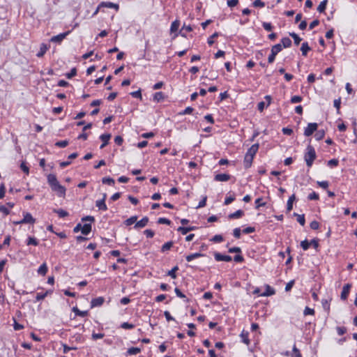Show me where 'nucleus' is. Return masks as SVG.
Here are the masks:
<instances>
[{
    "label": "nucleus",
    "instance_id": "nucleus-1",
    "mask_svg": "<svg viewBox=\"0 0 357 357\" xmlns=\"http://www.w3.org/2000/svg\"><path fill=\"white\" fill-rule=\"evenodd\" d=\"M47 183L51 190L59 198H64L66 194V188L58 181L56 176L50 174L47 176Z\"/></svg>",
    "mask_w": 357,
    "mask_h": 357
},
{
    "label": "nucleus",
    "instance_id": "nucleus-2",
    "mask_svg": "<svg viewBox=\"0 0 357 357\" xmlns=\"http://www.w3.org/2000/svg\"><path fill=\"white\" fill-rule=\"evenodd\" d=\"M316 152L314 147L308 145L306 149V152L304 155V159L308 167H311L314 160L316 159Z\"/></svg>",
    "mask_w": 357,
    "mask_h": 357
},
{
    "label": "nucleus",
    "instance_id": "nucleus-3",
    "mask_svg": "<svg viewBox=\"0 0 357 357\" xmlns=\"http://www.w3.org/2000/svg\"><path fill=\"white\" fill-rule=\"evenodd\" d=\"M36 222L35 218H33L31 214L28 212H23V218L19 221L13 222L15 225L22 224H31L33 225Z\"/></svg>",
    "mask_w": 357,
    "mask_h": 357
},
{
    "label": "nucleus",
    "instance_id": "nucleus-4",
    "mask_svg": "<svg viewBox=\"0 0 357 357\" xmlns=\"http://www.w3.org/2000/svg\"><path fill=\"white\" fill-rule=\"evenodd\" d=\"M282 48L281 44H276V45H273L271 48V53L268 57V62L269 63H272L275 61V56L280 51H282Z\"/></svg>",
    "mask_w": 357,
    "mask_h": 357
},
{
    "label": "nucleus",
    "instance_id": "nucleus-5",
    "mask_svg": "<svg viewBox=\"0 0 357 357\" xmlns=\"http://www.w3.org/2000/svg\"><path fill=\"white\" fill-rule=\"evenodd\" d=\"M317 128L318 124L317 123H309L304 130V135L306 137L312 135L315 131H317Z\"/></svg>",
    "mask_w": 357,
    "mask_h": 357
},
{
    "label": "nucleus",
    "instance_id": "nucleus-6",
    "mask_svg": "<svg viewBox=\"0 0 357 357\" xmlns=\"http://www.w3.org/2000/svg\"><path fill=\"white\" fill-rule=\"evenodd\" d=\"M214 258L217 261H231L232 258L229 255H222L220 252H214Z\"/></svg>",
    "mask_w": 357,
    "mask_h": 357
},
{
    "label": "nucleus",
    "instance_id": "nucleus-7",
    "mask_svg": "<svg viewBox=\"0 0 357 357\" xmlns=\"http://www.w3.org/2000/svg\"><path fill=\"white\" fill-rule=\"evenodd\" d=\"M107 197V195L105 193L103 194V197L102 199L97 200L96 202V206L98 208L100 211H107V206L105 204V199Z\"/></svg>",
    "mask_w": 357,
    "mask_h": 357
},
{
    "label": "nucleus",
    "instance_id": "nucleus-8",
    "mask_svg": "<svg viewBox=\"0 0 357 357\" xmlns=\"http://www.w3.org/2000/svg\"><path fill=\"white\" fill-rule=\"evenodd\" d=\"M351 287V284L349 283H347L345 285H344L340 295V298L342 300L346 301L347 299Z\"/></svg>",
    "mask_w": 357,
    "mask_h": 357
},
{
    "label": "nucleus",
    "instance_id": "nucleus-9",
    "mask_svg": "<svg viewBox=\"0 0 357 357\" xmlns=\"http://www.w3.org/2000/svg\"><path fill=\"white\" fill-rule=\"evenodd\" d=\"M69 33V31L61 33L51 38L50 42L60 43Z\"/></svg>",
    "mask_w": 357,
    "mask_h": 357
},
{
    "label": "nucleus",
    "instance_id": "nucleus-10",
    "mask_svg": "<svg viewBox=\"0 0 357 357\" xmlns=\"http://www.w3.org/2000/svg\"><path fill=\"white\" fill-rule=\"evenodd\" d=\"M149 220V218L145 216L140 220L137 221L134 227L135 229L143 228L148 224Z\"/></svg>",
    "mask_w": 357,
    "mask_h": 357
},
{
    "label": "nucleus",
    "instance_id": "nucleus-11",
    "mask_svg": "<svg viewBox=\"0 0 357 357\" xmlns=\"http://www.w3.org/2000/svg\"><path fill=\"white\" fill-rule=\"evenodd\" d=\"M231 178V176L227 174H216L214 177V180L216 181H227Z\"/></svg>",
    "mask_w": 357,
    "mask_h": 357
},
{
    "label": "nucleus",
    "instance_id": "nucleus-12",
    "mask_svg": "<svg viewBox=\"0 0 357 357\" xmlns=\"http://www.w3.org/2000/svg\"><path fill=\"white\" fill-rule=\"evenodd\" d=\"M99 7H105L109 8H114L116 10H118L119 8V6L117 3H114L112 2H105L102 1L99 4Z\"/></svg>",
    "mask_w": 357,
    "mask_h": 357
},
{
    "label": "nucleus",
    "instance_id": "nucleus-13",
    "mask_svg": "<svg viewBox=\"0 0 357 357\" xmlns=\"http://www.w3.org/2000/svg\"><path fill=\"white\" fill-rule=\"evenodd\" d=\"M259 146V145L258 143L252 145L245 154L250 156L255 157V154L258 151Z\"/></svg>",
    "mask_w": 357,
    "mask_h": 357
},
{
    "label": "nucleus",
    "instance_id": "nucleus-14",
    "mask_svg": "<svg viewBox=\"0 0 357 357\" xmlns=\"http://www.w3.org/2000/svg\"><path fill=\"white\" fill-rule=\"evenodd\" d=\"M105 301V299L103 297H98L92 299L91 301V307H99L101 306Z\"/></svg>",
    "mask_w": 357,
    "mask_h": 357
},
{
    "label": "nucleus",
    "instance_id": "nucleus-15",
    "mask_svg": "<svg viewBox=\"0 0 357 357\" xmlns=\"http://www.w3.org/2000/svg\"><path fill=\"white\" fill-rule=\"evenodd\" d=\"M111 138L110 134H102L100 136V139L102 141V144L100 146V149H103L109 142Z\"/></svg>",
    "mask_w": 357,
    "mask_h": 357
},
{
    "label": "nucleus",
    "instance_id": "nucleus-16",
    "mask_svg": "<svg viewBox=\"0 0 357 357\" xmlns=\"http://www.w3.org/2000/svg\"><path fill=\"white\" fill-rule=\"evenodd\" d=\"M244 215V211L239 209L228 215L229 219H238Z\"/></svg>",
    "mask_w": 357,
    "mask_h": 357
},
{
    "label": "nucleus",
    "instance_id": "nucleus-17",
    "mask_svg": "<svg viewBox=\"0 0 357 357\" xmlns=\"http://www.w3.org/2000/svg\"><path fill=\"white\" fill-rule=\"evenodd\" d=\"M253 158L254 157L245 154L243 161L245 168L248 169L251 167Z\"/></svg>",
    "mask_w": 357,
    "mask_h": 357
},
{
    "label": "nucleus",
    "instance_id": "nucleus-18",
    "mask_svg": "<svg viewBox=\"0 0 357 357\" xmlns=\"http://www.w3.org/2000/svg\"><path fill=\"white\" fill-rule=\"evenodd\" d=\"M196 229V227H179L177 230L180 231L183 235L187 234L189 231H193Z\"/></svg>",
    "mask_w": 357,
    "mask_h": 357
},
{
    "label": "nucleus",
    "instance_id": "nucleus-19",
    "mask_svg": "<svg viewBox=\"0 0 357 357\" xmlns=\"http://www.w3.org/2000/svg\"><path fill=\"white\" fill-rule=\"evenodd\" d=\"M296 199V196L294 194H293L291 196L289 197L287 204V211L288 212L291 211L293 208V203Z\"/></svg>",
    "mask_w": 357,
    "mask_h": 357
},
{
    "label": "nucleus",
    "instance_id": "nucleus-20",
    "mask_svg": "<svg viewBox=\"0 0 357 357\" xmlns=\"http://www.w3.org/2000/svg\"><path fill=\"white\" fill-rule=\"evenodd\" d=\"M91 231V225L86 223L82 225V234L84 235H88Z\"/></svg>",
    "mask_w": 357,
    "mask_h": 357
},
{
    "label": "nucleus",
    "instance_id": "nucleus-21",
    "mask_svg": "<svg viewBox=\"0 0 357 357\" xmlns=\"http://www.w3.org/2000/svg\"><path fill=\"white\" fill-rule=\"evenodd\" d=\"M275 294V291L273 288L271 287L269 285H266V291L261 294L263 296H269Z\"/></svg>",
    "mask_w": 357,
    "mask_h": 357
},
{
    "label": "nucleus",
    "instance_id": "nucleus-22",
    "mask_svg": "<svg viewBox=\"0 0 357 357\" xmlns=\"http://www.w3.org/2000/svg\"><path fill=\"white\" fill-rule=\"evenodd\" d=\"M281 43L282 47H283L284 48H287L291 47V40L288 37L282 38L281 40Z\"/></svg>",
    "mask_w": 357,
    "mask_h": 357
},
{
    "label": "nucleus",
    "instance_id": "nucleus-23",
    "mask_svg": "<svg viewBox=\"0 0 357 357\" xmlns=\"http://www.w3.org/2000/svg\"><path fill=\"white\" fill-rule=\"evenodd\" d=\"M310 50L311 49L309 47L308 43L307 42H305V43H302V45H301V50L302 54L303 56H306L307 54V52L310 51Z\"/></svg>",
    "mask_w": 357,
    "mask_h": 357
},
{
    "label": "nucleus",
    "instance_id": "nucleus-24",
    "mask_svg": "<svg viewBox=\"0 0 357 357\" xmlns=\"http://www.w3.org/2000/svg\"><path fill=\"white\" fill-rule=\"evenodd\" d=\"M164 98H165V95H164V93L162 92H160H160H156L153 95V100L156 101L157 102H160Z\"/></svg>",
    "mask_w": 357,
    "mask_h": 357
},
{
    "label": "nucleus",
    "instance_id": "nucleus-25",
    "mask_svg": "<svg viewBox=\"0 0 357 357\" xmlns=\"http://www.w3.org/2000/svg\"><path fill=\"white\" fill-rule=\"evenodd\" d=\"M248 332H245L244 331L241 333V340H242V342L245 344H246L247 345H248L250 344V340L248 338Z\"/></svg>",
    "mask_w": 357,
    "mask_h": 357
},
{
    "label": "nucleus",
    "instance_id": "nucleus-26",
    "mask_svg": "<svg viewBox=\"0 0 357 357\" xmlns=\"http://www.w3.org/2000/svg\"><path fill=\"white\" fill-rule=\"evenodd\" d=\"M141 351V349L138 347H130L127 351V355H136Z\"/></svg>",
    "mask_w": 357,
    "mask_h": 357
},
{
    "label": "nucleus",
    "instance_id": "nucleus-27",
    "mask_svg": "<svg viewBox=\"0 0 357 357\" xmlns=\"http://www.w3.org/2000/svg\"><path fill=\"white\" fill-rule=\"evenodd\" d=\"M179 26H180V22L178 20H175L174 21L172 24H171V27H170V31L172 33H174V32H176L177 31V30L179 28Z\"/></svg>",
    "mask_w": 357,
    "mask_h": 357
},
{
    "label": "nucleus",
    "instance_id": "nucleus-28",
    "mask_svg": "<svg viewBox=\"0 0 357 357\" xmlns=\"http://www.w3.org/2000/svg\"><path fill=\"white\" fill-rule=\"evenodd\" d=\"M328 0L322 1L317 7V11L319 13H324L326 10Z\"/></svg>",
    "mask_w": 357,
    "mask_h": 357
},
{
    "label": "nucleus",
    "instance_id": "nucleus-29",
    "mask_svg": "<svg viewBox=\"0 0 357 357\" xmlns=\"http://www.w3.org/2000/svg\"><path fill=\"white\" fill-rule=\"evenodd\" d=\"M137 220V217L136 215L131 216L130 218H128L126 220H125L124 224L126 226H130L134 223H136Z\"/></svg>",
    "mask_w": 357,
    "mask_h": 357
},
{
    "label": "nucleus",
    "instance_id": "nucleus-30",
    "mask_svg": "<svg viewBox=\"0 0 357 357\" xmlns=\"http://www.w3.org/2000/svg\"><path fill=\"white\" fill-rule=\"evenodd\" d=\"M289 36L294 39V43L296 45H298L302 40V39L294 32L289 33Z\"/></svg>",
    "mask_w": 357,
    "mask_h": 357
},
{
    "label": "nucleus",
    "instance_id": "nucleus-31",
    "mask_svg": "<svg viewBox=\"0 0 357 357\" xmlns=\"http://www.w3.org/2000/svg\"><path fill=\"white\" fill-rule=\"evenodd\" d=\"M54 212L57 213L60 218H65L68 215V213L63 209H54Z\"/></svg>",
    "mask_w": 357,
    "mask_h": 357
},
{
    "label": "nucleus",
    "instance_id": "nucleus-32",
    "mask_svg": "<svg viewBox=\"0 0 357 357\" xmlns=\"http://www.w3.org/2000/svg\"><path fill=\"white\" fill-rule=\"evenodd\" d=\"M325 136V131L324 130H319L314 135V137L317 140L322 139Z\"/></svg>",
    "mask_w": 357,
    "mask_h": 357
},
{
    "label": "nucleus",
    "instance_id": "nucleus-33",
    "mask_svg": "<svg viewBox=\"0 0 357 357\" xmlns=\"http://www.w3.org/2000/svg\"><path fill=\"white\" fill-rule=\"evenodd\" d=\"M178 270V267L175 266L172 268V270L167 272V275L170 276L172 278L175 279L176 278V272Z\"/></svg>",
    "mask_w": 357,
    "mask_h": 357
},
{
    "label": "nucleus",
    "instance_id": "nucleus-34",
    "mask_svg": "<svg viewBox=\"0 0 357 357\" xmlns=\"http://www.w3.org/2000/svg\"><path fill=\"white\" fill-rule=\"evenodd\" d=\"M73 311L75 313L76 315L82 317H84L87 315L86 311H81L76 307H73Z\"/></svg>",
    "mask_w": 357,
    "mask_h": 357
},
{
    "label": "nucleus",
    "instance_id": "nucleus-35",
    "mask_svg": "<svg viewBox=\"0 0 357 357\" xmlns=\"http://www.w3.org/2000/svg\"><path fill=\"white\" fill-rule=\"evenodd\" d=\"M294 216L297 217V221L303 226L305 223V215L303 214L299 215L296 213H294Z\"/></svg>",
    "mask_w": 357,
    "mask_h": 357
},
{
    "label": "nucleus",
    "instance_id": "nucleus-36",
    "mask_svg": "<svg viewBox=\"0 0 357 357\" xmlns=\"http://www.w3.org/2000/svg\"><path fill=\"white\" fill-rule=\"evenodd\" d=\"M173 246V242L172 241H168L163 244V245L161 248L162 252H165L167 250H169L171 249V248Z\"/></svg>",
    "mask_w": 357,
    "mask_h": 357
},
{
    "label": "nucleus",
    "instance_id": "nucleus-37",
    "mask_svg": "<svg viewBox=\"0 0 357 357\" xmlns=\"http://www.w3.org/2000/svg\"><path fill=\"white\" fill-rule=\"evenodd\" d=\"M102 182L103 184H107L109 185H112L114 184L115 181L112 178L110 177H104L102 179Z\"/></svg>",
    "mask_w": 357,
    "mask_h": 357
},
{
    "label": "nucleus",
    "instance_id": "nucleus-38",
    "mask_svg": "<svg viewBox=\"0 0 357 357\" xmlns=\"http://www.w3.org/2000/svg\"><path fill=\"white\" fill-rule=\"evenodd\" d=\"M26 244L28 245H37L38 244V242L36 238L29 236L27 239Z\"/></svg>",
    "mask_w": 357,
    "mask_h": 357
},
{
    "label": "nucleus",
    "instance_id": "nucleus-39",
    "mask_svg": "<svg viewBox=\"0 0 357 357\" xmlns=\"http://www.w3.org/2000/svg\"><path fill=\"white\" fill-rule=\"evenodd\" d=\"M211 241L214 243H220L223 241V237L220 234H216L211 239Z\"/></svg>",
    "mask_w": 357,
    "mask_h": 357
},
{
    "label": "nucleus",
    "instance_id": "nucleus-40",
    "mask_svg": "<svg viewBox=\"0 0 357 357\" xmlns=\"http://www.w3.org/2000/svg\"><path fill=\"white\" fill-rule=\"evenodd\" d=\"M301 246L304 250H307L310 246V242H309L307 240H304L301 241Z\"/></svg>",
    "mask_w": 357,
    "mask_h": 357
},
{
    "label": "nucleus",
    "instance_id": "nucleus-41",
    "mask_svg": "<svg viewBox=\"0 0 357 357\" xmlns=\"http://www.w3.org/2000/svg\"><path fill=\"white\" fill-rule=\"evenodd\" d=\"M121 327L123 329H132L135 325L128 322H123L121 324Z\"/></svg>",
    "mask_w": 357,
    "mask_h": 357
},
{
    "label": "nucleus",
    "instance_id": "nucleus-42",
    "mask_svg": "<svg viewBox=\"0 0 357 357\" xmlns=\"http://www.w3.org/2000/svg\"><path fill=\"white\" fill-rule=\"evenodd\" d=\"M252 5L254 7H259V8H263L265 6V3L264 2H263L261 0H255L254 1V2L252 3Z\"/></svg>",
    "mask_w": 357,
    "mask_h": 357
},
{
    "label": "nucleus",
    "instance_id": "nucleus-43",
    "mask_svg": "<svg viewBox=\"0 0 357 357\" xmlns=\"http://www.w3.org/2000/svg\"><path fill=\"white\" fill-rule=\"evenodd\" d=\"M194 109L191 107H186L183 111L179 112V115L190 114Z\"/></svg>",
    "mask_w": 357,
    "mask_h": 357
},
{
    "label": "nucleus",
    "instance_id": "nucleus-44",
    "mask_svg": "<svg viewBox=\"0 0 357 357\" xmlns=\"http://www.w3.org/2000/svg\"><path fill=\"white\" fill-rule=\"evenodd\" d=\"M303 314L305 316L307 315H314V309L310 308L309 307H305Z\"/></svg>",
    "mask_w": 357,
    "mask_h": 357
},
{
    "label": "nucleus",
    "instance_id": "nucleus-45",
    "mask_svg": "<svg viewBox=\"0 0 357 357\" xmlns=\"http://www.w3.org/2000/svg\"><path fill=\"white\" fill-rule=\"evenodd\" d=\"M157 222L158 224H165V225H169L171 224V221L169 219L165 218H158Z\"/></svg>",
    "mask_w": 357,
    "mask_h": 357
},
{
    "label": "nucleus",
    "instance_id": "nucleus-46",
    "mask_svg": "<svg viewBox=\"0 0 357 357\" xmlns=\"http://www.w3.org/2000/svg\"><path fill=\"white\" fill-rule=\"evenodd\" d=\"M55 145L56 146L63 148L68 145V140L59 141V142H56Z\"/></svg>",
    "mask_w": 357,
    "mask_h": 357
},
{
    "label": "nucleus",
    "instance_id": "nucleus-47",
    "mask_svg": "<svg viewBox=\"0 0 357 357\" xmlns=\"http://www.w3.org/2000/svg\"><path fill=\"white\" fill-rule=\"evenodd\" d=\"M336 330L339 335H343L347 332V328L344 326H337Z\"/></svg>",
    "mask_w": 357,
    "mask_h": 357
},
{
    "label": "nucleus",
    "instance_id": "nucleus-48",
    "mask_svg": "<svg viewBox=\"0 0 357 357\" xmlns=\"http://www.w3.org/2000/svg\"><path fill=\"white\" fill-rule=\"evenodd\" d=\"M307 198L309 200H318L319 197L317 192H312V193L309 194Z\"/></svg>",
    "mask_w": 357,
    "mask_h": 357
},
{
    "label": "nucleus",
    "instance_id": "nucleus-49",
    "mask_svg": "<svg viewBox=\"0 0 357 357\" xmlns=\"http://www.w3.org/2000/svg\"><path fill=\"white\" fill-rule=\"evenodd\" d=\"M234 200H235V197L234 195L227 196L225 199L224 204H225V205H229Z\"/></svg>",
    "mask_w": 357,
    "mask_h": 357
},
{
    "label": "nucleus",
    "instance_id": "nucleus-50",
    "mask_svg": "<svg viewBox=\"0 0 357 357\" xmlns=\"http://www.w3.org/2000/svg\"><path fill=\"white\" fill-rule=\"evenodd\" d=\"M255 204H256V206L255 208L257 209H258L260 206H265L266 203L265 202H262V198L261 197H259V198H257L256 200H255Z\"/></svg>",
    "mask_w": 357,
    "mask_h": 357
},
{
    "label": "nucleus",
    "instance_id": "nucleus-51",
    "mask_svg": "<svg viewBox=\"0 0 357 357\" xmlns=\"http://www.w3.org/2000/svg\"><path fill=\"white\" fill-rule=\"evenodd\" d=\"M130 95L133 97V98H139V99H142V92H141V90L139 89L136 91H133V92H131L130 93Z\"/></svg>",
    "mask_w": 357,
    "mask_h": 357
},
{
    "label": "nucleus",
    "instance_id": "nucleus-52",
    "mask_svg": "<svg viewBox=\"0 0 357 357\" xmlns=\"http://www.w3.org/2000/svg\"><path fill=\"white\" fill-rule=\"evenodd\" d=\"M303 100L302 97L300 96H294L291 98V103H297L301 102Z\"/></svg>",
    "mask_w": 357,
    "mask_h": 357
},
{
    "label": "nucleus",
    "instance_id": "nucleus-53",
    "mask_svg": "<svg viewBox=\"0 0 357 357\" xmlns=\"http://www.w3.org/2000/svg\"><path fill=\"white\" fill-rule=\"evenodd\" d=\"M340 105H341V99L340 98L335 99L334 100V107L337 109V114H340Z\"/></svg>",
    "mask_w": 357,
    "mask_h": 357
},
{
    "label": "nucleus",
    "instance_id": "nucleus-54",
    "mask_svg": "<svg viewBox=\"0 0 357 357\" xmlns=\"http://www.w3.org/2000/svg\"><path fill=\"white\" fill-rule=\"evenodd\" d=\"M218 36V32H215L210 38H208V44L209 45H212L213 43H214V38H216Z\"/></svg>",
    "mask_w": 357,
    "mask_h": 357
},
{
    "label": "nucleus",
    "instance_id": "nucleus-55",
    "mask_svg": "<svg viewBox=\"0 0 357 357\" xmlns=\"http://www.w3.org/2000/svg\"><path fill=\"white\" fill-rule=\"evenodd\" d=\"M233 235L236 238H240L241 235V230L239 227L235 228L233 231Z\"/></svg>",
    "mask_w": 357,
    "mask_h": 357
},
{
    "label": "nucleus",
    "instance_id": "nucleus-56",
    "mask_svg": "<svg viewBox=\"0 0 357 357\" xmlns=\"http://www.w3.org/2000/svg\"><path fill=\"white\" fill-rule=\"evenodd\" d=\"M310 228H311L312 229H313V230H317V229H319V223L317 221L314 220V221H312V222H310Z\"/></svg>",
    "mask_w": 357,
    "mask_h": 357
},
{
    "label": "nucleus",
    "instance_id": "nucleus-57",
    "mask_svg": "<svg viewBox=\"0 0 357 357\" xmlns=\"http://www.w3.org/2000/svg\"><path fill=\"white\" fill-rule=\"evenodd\" d=\"M229 253H241V249L239 247L230 248L228 250Z\"/></svg>",
    "mask_w": 357,
    "mask_h": 357
},
{
    "label": "nucleus",
    "instance_id": "nucleus-58",
    "mask_svg": "<svg viewBox=\"0 0 357 357\" xmlns=\"http://www.w3.org/2000/svg\"><path fill=\"white\" fill-rule=\"evenodd\" d=\"M293 355L292 357H302L301 354L300 353V351L297 349L296 345L293 347Z\"/></svg>",
    "mask_w": 357,
    "mask_h": 357
},
{
    "label": "nucleus",
    "instance_id": "nucleus-59",
    "mask_svg": "<svg viewBox=\"0 0 357 357\" xmlns=\"http://www.w3.org/2000/svg\"><path fill=\"white\" fill-rule=\"evenodd\" d=\"M262 26L267 31H271L273 29V26L269 22H263Z\"/></svg>",
    "mask_w": 357,
    "mask_h": 357
},
{
    "label": "nucleus",
    "instance_id": "nucleus-60",
    "mask_svg": "<svg viewBox=\"0 0 357 357\" xmlns=\"http://www.w3.org/2000/svg\"><path fill=\"white\" fill-rule=\"evenodd\" d=\"M0 212L3 213L5 216L10 213L9 209L4 205L0 206Z\"/></svg>",
    "mask_w": 357,
    "mask_h": 357
},
{
    "label": "nucleus",
    "instance_id": "nucleus-61",
    "mask_svg": "<svg viewBox=\"0 0 357 357\" xmlns=\"http://www.w3.org/2000/svg\"><path fill=\"white\" fill-rule=\"evenodd\" d=\"M339 164V161L337 159H331L328 161V165L330 167H336Z\"/></svg>",
    "mask_w": 357,
    "mask_h": 357
},
{
    "label": "nucleus",
    "instance_id": "nucleus-62",
    "mask_svg": "<svg viewBox=\"0 0 357 357\" xmlns=\"http://www.w3.org/2000/svg\"><path fill=\"white\" fill-rule=\"evenodd\" d=\"M322 306L324 309L328 313L330 311V304L328 303L327 300L322 301Z\"/></svg>",
    "mask_w": 357,
    "mask_h": 357
},
{
    "label": "nucleus",
    "instance_id": "nucleus-63",
    "mask_svg": "<svg viewBox=\"0 0 357 357\" xmlns=\"http://www.w3.org/2000/svg\"><path fill=\"white\" fill-rule=\"evenodd\" d=\"M45 54V43H41L40 51L37 53V56L41 57Z\"/></svg>",
    "mask_w": 357,
    "mask_h": 357
},
{
    "label": "nucleus",
    "instance_id": "nucleus-64",
    "mask_svg": "<svg viewBox=\"0 0 357 357\" xmlns=\"http://www.w3.org/2000/svg\"><path fill=\"white\" fill-rule=\"evenodd\" d=\"M144 234L146 235V236L147 238H153L154 236V231L151 229H146L144 231Z\"/></svg>",
    "mask_w": 357,
    "mask_h": 357
}]
</instances>
